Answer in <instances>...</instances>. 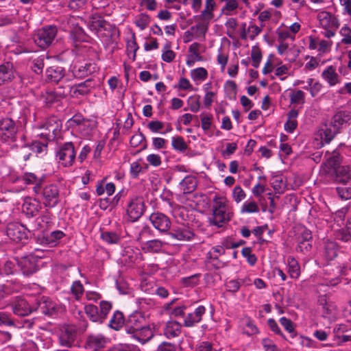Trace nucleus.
I'll list each match as a JSON object with an SVG mask.
<instances>
[{"instance_id":"obj_1","label":"nucleus","mask_w":351,"mask_h":351,"mask_svg":"<svg viewBox=\"0 0 351 351\" xmlns=\"http://www.w3.org/2000/svg\"><path fill=\"white\" fill-rule=\"evenodd\" d=\"M233 213L230 211L226 198L215 196L212 206V215L208 221L210 225L221 228L232 218Z\"/></svg>"},{"instance_id":"obj_2","label":"nucleus","mask_w":351,"mask_h":351,"mask_svg":"<svg viewBox=\"0 0 351 351\" xmlns=\"http://www.w3.org/2000/svg\"><path fill=\"white\" fill-rule=\"evenodd\" d=\"M33 191L37 199L45 207L52 208L56 207L60 202L59 189L57 185L50 184L45 186H34Z\"/></svg>"},{"instance_id":"obj_3","label":"nucleus","mask_w":351,"mask_h":351,"mask_svg":"<svg viewBox=\"0 0 351 351\" xmlns=\"http://www.w3.org/2000/svg\"><path fill=\"white\" fill-rule=\"evenodd\" d=\"M76 149L72 142L60 143L55 152L56 160L64 167H72L76 158Z\"/></svg>"},{"instance_id":"obj_4","label":"nucleus","mask_w":351,"mask_h":351,"mask_svg":"<svg viewBox=\"0 0 351 351\" xmlns=\"http://www.w3.org/2000/svg\"><path fill=\"white\" fill-rule=\"evenodd\" d=\"M88 328V323L84 321L79 326L73 324L62 327L59 335V342L62 346L71 348L74 344L78 333L84 332Z\"/></svg>"},{"instance_id":"obj_5","label":"nucleus","mask_w":351,"mask_h":351,"mask_svg":"<svg viewBox=\"0 0 351 351\" xmlns=\"http://www.w3.org/2000/svg\"><path fill=\"white\" fill-rule=\"evenodd\" d=\"M145 210L143 197L134 195L130 198L126 206L125 219L128 222L137 221Z\"/></svg>"},{"instance_id":"obj_6","label":"nucleus","mask_w":351,"mask_h":351,"mask_svg":"<svg viewBox=\"0 0 351 351\" xmlns=\"http://www.w3.org/2000/svg\"><path fill=\"white\" fill-rule=\"evenodd\" d=\"M5 234L14 243L25 245L29 239V231L20 223H10L7 225Z\"/></svg>"},{"instance_id":"obj_7","label":"nucleus","mask_w":351,"mask_h":351,"mask_svg":"<svg viewBox=\"0 0 351 351\" xmlns=\"http://www.w3.org/2000/svg\"><path fill=\"white\" fill-rule=\"evenodd\" d=\"M57 34V28L55 26H46L35 34L34 43L42 49L47 48L53 41Z\"/></svg>"},{"instance_id":"obj_8","label":"nucleus","mask_w":351,"mask_h":351,"mask_svg":"<svg viewBox=\"0 0 351 351\" xmlns=\"http://www.w3.org/2000/svg\"><path fill=\"white\" fill-rule=\"evenodd\" d=\"M62 125L61 120L57 117H49L42 126L44 132L40 134L41 138H45L47 141H53L59 136Z\"/></svg>"},{"instance_id":"obj_9","label":"nucleus","mask_w":351,"mask_h":351,"mask_svg":"<svg viewBox=\"0 0 351 351\" xmlns=\"http://www.w3.org/2000/svg\"><path fill=\"white\" fill-rule=\"evenodd\" d=\"M17 127L15 121L9 117L0 120V142L6 143L14 142L16 139Z\"/></svg>"},{"instance_id":"obj_10","label":"nucleus","mask_w":351,"mask_h":351,"mask_svg":"<svg viewBox=\"0 0 351 351\" xmlns=\"http://www.w3.org/2000/svg\"><path fill=\"white\" fill-rule=\"evenodd\" d=\"M65 79L66 81L70 80L66 78V69L59 64H53L48 66L45 72V80L49 84H58Z\"/></svg>"},{"instance_id":"obj_11","label":"nucleus","mask_w":351,"mask_h":351,"mask_svg":"<svg viewBox=\"0 0 351 351\" xmlns=\"http://www.w3.org/2000/svg\"><path fill=\"white\" fill-rule=\"evenodd\" d=\"M89 28L91 31L99 33L102 30L108 32L110 34L111 40L114 41L115 36H119V31L115 25H111L101 17L93 18V20L88 23Z\"/></svg>"},{"instance_id":"obj_12","label":"nucleus","mask_w":351,"mask_h":351,"mask_svg":"<svg viewBox=\"0 0 351 351\" xmlns=\"http://www.w3.org/2000/svg\"><path fill=\"white\" fill-rule=\"evenodd\" d=\"M295 250L304 255H309L312 250L313 236L310 230L302 228L298 237Z\"/></svg>"},{"instance_id":"obj_13","label":"nucleus","mask_w":351,"mask_h":351,"mask_svg":"<svg viewBox=\"0 0 351 351\" xmlns=\"http://www.w3.org/2000/svg\"><path fill=\"white\" fill-rule=\"evenodd\" d=\"M149 221L152 226L160 233L167 234L171 226V219L166 215L156 212L149 216Z\"/></svg>"},{"instance_id":"obj_14","label":"nucleus","mask_w":351,"mask_h":351,"mask_svg":"<svg viewBox=\"0 0 351 351\" xmlns=\"http://www.w3.org/2000/svg\"><path fill=\"white\" fill-rule=\"evenodd\" d=\"M14 315L25 317L30 315L36 309L31 306L29 302L22 297H16L10 304Z\"/></svg>"},{"instance_id":"obj_15","label":"nucleus","mask_w":351,"mask_h":351,"mask_svg":"<svg viewBox=\"0 0 351 351\" xmlns=\"http://www.w3.org/2000/svg\"><path fill=\"white\" fill-rule=\"evenodd\" d=\"M21 288V285L18 282L10 281L0 285V309L5 308L10 304L6 298L12 293L19 291Z\"/></svg>"},{"instance_id":"obj_16","label":"nucleus","mask_w":351,"mask_h":351,"mask_svg":"<svg viewBox=\"0 0 351 351\" xmlns=\"http://www.w3.org/2000/svg\"><path fill=\"white\" fill-rule=\"evenodd\" d=\"M97 70V67L95 63L75 64H72L69 69L73 77L77 79L88 77L95 73Z\"/></svg>"},{"instance_id":"obj_17","label":"nucleus","mask_w":351,"mask_h":351,"mask_svg":"<svg viewBox=\"0 0 351 351\" xmlns=\"http://www.w3.org/2000/svg\"><path fill=\"white\" fill-rule=\"evenodd\" d=\"M65 236L61 230H55L49 233H43L36 238L37 243L42 245L56 246L59 241Z\"/></svg>"},{"instance_id":"obj_18","label":"nucleus","mask_w":351,"mask_h":351,"mask_svg":"<svg viewBox=\"0 0 351 351\" xmlns=\"http://www.w3.org/2000/svg\"><path fill=\"white\" fill-rule=\"evenodd\" d=\"M94 86L93 79L88 78L81 83L70 86L69 93L73 97H79L89 94Z\"/></svg>"},{"instance_id":"obj_19","label":"nucleus","mask_w":351,"mask_h":351,"mask_svg":"<svg viewBox=\"0 0 351 351\" xmlns=\"http://www.w3.org/2000/svg\"><path fill=\"white\" fill-rule=\"evenodd\" d=\"M350 124L351 111L348 110L337 111L330 121V125L337 127L340 131L343 126L350 125Z\"/></svg>"},{"instance_id":"obj_20","label":"nucleus","mask_w":351,"mask_h":351,"mask_svg":"<svg viewBox=\"0 0 351 351\" xmlns=\"http://www.w3.org/2000/svg\"><path fill=\"white\" fill-rule=\"evenodd\" d=\"M19 265L21 267L23 274L26 276H32L39 269L37 260L33 256L23 257L19 261Z\"/></svg>"},{"instance_id":"obj_21","label":"nucleus","mask_w":351,"mask_h":351,"mask_svg":"<svg viewBox=\"0 0 351 351\" xmlns=\"http://www.w3.org/2000/svg\"><path fill=\"white\" fill-rule=\"evenodd\" d=\"M106 338L102 334L89 335L85 342V348L90 351H99L104 348Z\"/></svg>"},{"instance_id":"obj_22","label":"nucleus","mask_w":351,"mask_h":351,"mask_svg":"<svg viewBox=\"0 0 351 351\" xmlns=\"http://www.w3.org/2000/svg\"><path fill=\"white\" fill-rule=\"evenodd\" d=\"M34 309H36V311H38L45 315L51 316L58 312V306L49 298L42 297L37 302V307Z\"/></svg>"},{"instance_id":"obj_23","label":"nucleus","mask_w":351,"mask_h":351,"mask_svg":"<svg viewBox=\"0 0 351 351\" xmlns=\"http://www.w3.org/2000/svg\"><path fill=\"white\" fill-rule=\"evenodd\" d=\"M226 250L223 246L219 245L213 247L206 254V259L208 262L213 263L215 269H220L225 266V263L219 260V256L225 254Z\"/></svg>"},{"instance_id":"obj_24","label":"nucleus","mask_w":351,"mask_h":351,"mask_svg":"<svg viewBox=\"0 0 351 351\" xmlns=\"http://www.w3.org/2000/svg\"><path fill=\"white\" fill-rule=\"evenodd\" d=\"M206 313V308L203 305L197 306L194 312L188 313L184 319L183 325L187 328H191L196 324L199 323L202 319V316Z\"/></svg>"},{"instance_id":"obj_25","label":"nucleus","mask_w":351,"mask_h":351,"mask_svg":"<svg viewBox=\"0 0 351 351\" xmlns=\"http://www.w3.org/2000/svg\"><path fill=\"white\" fill-rule=\"evenodd\" d=\"M166 243L160 239H152L141 243V249L145 253L159 254L163 252Z\"/></svg>"},{"instance_id":"obj_26","label":"nucleus","mask_w":351,"mask_h":351,"mask_svg":"<svg viewBox=\"0 0 351 351\" xmlns=\"http://www.w3.org/2000/svg\"><path fill=\"white\" fill-rule=\"evenodd\" d=\"M318 302L322 306V316L328 319H332L336 316L337 306L330 301H328L326 295L319 298Z\"/></svg>"},{"instance_id":"obj_27","label":"nucleus","mask_w":351,"mask_h":351,"mask_svg":"<svg viewBox=\"0 0 351 351\" xmlns=\"http://www.w3.org/2000/svg\"><path fill=\"white\" fill-rule=\"evenodd\" d=\"M317 19L324 29L329 27L337 29L340 25L339 19L335 15L326 11L318 13Z\"/></svg>"},{"instance_id":"obj_28","label":"nucleus","mask_w":351,"mask_h":351,"mask_svg":"<svg viewBox=\"0 0 351 351\" xmlns=\"http://www.w3.org/2000/svg\"><path fill=\"white\" fill-rule=\"evenodd\" d=\"M41 208V202L37 197L29 199L23 203V212L27 217H34L38 214Z\"/></svg>"},{"instance_id":"obj_29","label":"nucleus","mask_w":351,"mask_h":351,"mask_svg":"<svg viewBox=\"0 0 351 351\" xmlns=\"http://www.w3.org/2000/svg\"><path fill=\"white\" fill-rule=\"evenodd\" d=\"M143 317L138 314H132L129 316L125 324L124 329L130 337L142 327Z\"/></svg>"},{"instance_id":"obj_30","label":"nucleus","mask_w":351,"mask_h":351,"mask_svg":"<svg viewBox=\"0 0 351 351\" xmlns=\"http://www.w3.org/2000/svg\"><path fill=\"white\" fill-rule=\"evenodd\" d=\"M334 181L335 183L346 185L351 182V165L339 167L334 170Z\"/></svg>"},{"instance_id":"obj_31","label":"nucleus","mask_w":351,"mask_h":351,"mask_svg":"<svg viewBox=\"0 0 351 351\" xmlns=\"http://www.w3.org/2000/svg\"><path fill=\"white\" fill-rule=\"evenodd\" d=\"M182 332V325L177 321H169L166 323L163 333L167 339L179 337Z\"/></svg>"},{"instance_id":"obj_32","label":"nucleus","mask_w":351,"mask_h":351,"mask_svg":"<svg viewBox=\"0 0 351 351\" xmlns=\"http://www.w3.org/2000/svg\"><path fill=\"white\" fill-rule=\"evenodd\" d=\"M154 337V332L149 326H142L134 335L132 338L141 344H145L150 341Z\"/></svg>"},{"instance_id":"obj_33","label":"nucleus","mask_w":351,"mask_h":351,"mask_svg":"<svg viewBox=\"0 0 351 351\" xmlns=\"http://www.w3.org/2000/svg\"><path fill=\"white\" fill-rule=\"evenodd\" d=\"M14 68L10 62L0 65V85L11 81L14 78Z\"/></svg>"},{"instance_id":"obj_34","label":"nucleus","mask_w":351,"mask_h":351,"mask_svg":"<svg viewBox=\"0 0 351 351\" xmlns=\"http://www.w3.org/2000/svg\"><path fill=\"white\" fill-rule=\"evenodd\" d=\"M215 7V3L214 0H206L205 8L202 13L195 16V19L200 20L203 21H207L208 23L213 19L214 17L213 10Z\"/></svg>"},{"instance_id":"obj_35","label":"nucleus","mask_w":351,"mask_h":351,"mask_svg":"<svg viewBox=\"0 0 351 351\" xmlns=\"http://www.w3.org/2000/svg\"><path fill=\"white\" fill-rule=\"evenodd\" d=\"M141 253L138 249L134 250L132 247H126L123 250V261L127 264H133L141 258Z\"/></svg>"},{"instance_id":"obj_36","label":"nucleus","mask_w":351,"mask_h":351,"mask_svg":"<svg viewBox=\"0 0 351 351\" xmlns=\"http://www.w3.org/2000/svg\"><path fill=\"white\" fill-rule=\"evenodd\" d=\"M49 141H47L46 138H43V141H33L29 145L25 147L24 149H29V150L32 151V152L35 153L36 155H45L47 152Z\"/></svg>"},{"instance_id":"obj_37","label":"nucleus","mask_w":351,"mask_h":351,"mask_svg":"<svg viewBox=\"0 0 351 351\" xmlns=\"http://www.w3.org/2000/svg\"><path fill=\"white\" fill-rule=\"evenodd\" d=\"M123 313L121 311H116L114 312L109 322V326L114 330H119L125 324Z\"/></svg>"},{"instance_id":"obj_38","label":"nucleus","mask_w":351,"mask_h":351,"mask_svg":"<svg viewBox=\"0 0 351 351\" xmlns=\"http://www.w3.org/2000/svg\"><path fill=\"white\" fill-rule=\"evenodd\" d=\"M322 76L330 86H335L339 82V75L332 66H328L322 72Z\"/></svg>"},{"instance_id":"obj_39","label":"nucleus","mask_w":351,"mask_h":351,"mask_svg":"<svg viewBox=\"0 0 351 351\" xmlns=\"http://www.w3.org/2000/svg\"><path fill=\"white\" fill-rule=\"evenodd\" d=\"M243 326V333L247 336H252L258 332L254 322L249 317H245L241 319Z\"/></svg>"},{"instance_id":"obj_40","label":"nucleus","mask_w":351,"mask_h":351,"mask_svg":"<svg viewBox=\"0 0 351 351\" xmlns=\"http://www.w3.org/2000/svg\"><path fill=\"white\" fill-rule=\"evenodd\" d=\"M84 311L90 321L101 324L103 323L98 307L94 304H86Z\"/></svg>"},{"instance_id":"obj_41","label":"nucleus","mask_w":351,"mask_h":351,"mask_svg":"<svg viewBox=\"0 0 351 351\" xmlns=\"http://www.w3.org/2000/svg\"><path fill=\"white\" fill-rule=\"evenodd\" d=\"M288 273L291 278L297 279L300 274V269L298 262L293 256L287 258Z\"/></svg>"},{"instance_id":"obj_42","label":"nucleus","mask_w":351,"mask_h":351,"mask_svg":"<svg viewBox=\"0 0 351 351\" xmlns=\"http://www.w3.org/2000/svg\"><path fill=\"white\" fill-rule=\"evenodd\" d=\"M180 184L184 193H190L196 189L197 181L193 176H187L180 181Z\"/></svg>"},{"instance_id":"obj_43","label":"nucleus","mask_w":351,"mask_h":351,"mask_svg":"<svg viewBox=\"0 0 351 351\" xmlns=\"http://www.w3.org/2000/svg\"><path fill=\"white\" fill-rule=\"evenodd\" d=\"M190 75L191 79L198 84L206 80L208 73L207 70L204 67H198L191 70Z\"/></svg>"},{"instance_id":"obj_44","label":"nucleus","mask_w":351,"mask_h":351,"mask_svg":"<svg viewBox=\"0 0 351 351\" xmlns=\"http://www.w3.org/2000/svg\"><path fill=\"white\" fill-rule=\"evenodd\" d=\"M337 237L343 242L351 243V218L348 219L346 227L339 230Z\"/></svg>"},{"instance_id":"obj_45","label":"nucleus","mask_w":351,"mask_h":351,"mask_svg":"<svg viewBox=\"0 0 351 351\" xmlns=\"http://www.w3.org/2000/svg\"><path fill=\"white\" fill-rule=\"evenodd\" d=\"M169 234L172 238L179 241H191L195 236L194 233L188 229H180Z\"/></svg>"},{"instance_id":"obj_46","label":"nucleus","mask_w":351,"mask_h":351,"mask_svg":"<svg viewBox=\"0 0 351 351\" xmlns=\"http://www.w3.org/2000/svg\"><path fill=\"white\" fill-rule=\"evenodd\" d=\"M95 128V123L90 120L86 119L82 123V125L77 128V130L84 137L89 138L92 135V133Z\"/></svg>"},{"instance_id":"obj_47","label":"nucleus","mask_w":351,"mask_h":351,"mask_svg":"<svg viewBox=\"0 0 351 351\" xmlns=\"http://www.w3.org/2000/svg\"><path fill=\"white\" fill-rule=\"evenodd\" d=\"M100 238L107 244H117L121 240L119 234L112 231H104L101 233Z\"/></svg>"},{"instance_id":"obj_48","label":"nucleus","mask_w":351,"mask_h":351,"mask_svg":"<svg viewBox=\"0 0 351 351\" xmlns=\"http://www.w3.org/2000/svg\"><path fill=\"white\" fill-rule=\"evenodd\" d=\"M338 249L334 242H328L324 246V257L327 261H332L337 256Z\"/></svg>"},{"instance_id":"obj_49","label":"nucleus","mask_w":351,"mask_h":351,"mask_svg":"<svg viewBox=\"0 0 351 351\" xmlns=\"http://www.w3.org/2000/svg\"><path fill=\"white\" fill-rule=\"evenodd\" d=\"M341 157L339 152L337 150H334L332 152L330 156L327 159V165L330 169L335 170L339 167H341Z\"/></svg>"},{"instance_id":"obj_50","label":"nucleus","mask_w":351,"mask_h":351,"mask_svg":"<svg viewBox=\"0 0 351 351\" xmlns=\"http://www.w3.org/2000/svg\"><path fill=\"white\" fill-rule=\"evenodd\" d=\"M71 293L76 300H80L84 293V287L80 280H75L71 286Z\"/></svg>"},{"instance_id":"obj_51","label":"nucleus","mask_w":351,"mask_h":351,"mask_svg":"<svg viewBox=\"0 0 351 351\" xmlns=\"http://www.w3.org/2000/svg\"><path fill=\"white\" fill-rule=\"evenodd\" d=\"M171 146L173 149L179 152H184L188 148V145L184 141V138L180 136H173L171 138Z\"/></svg>"},{"instance_id":"obj_52","label":"nucleus","mask_w":351,"mask_h":351,"mask_svg":"<svg viewBox=\"0 0 351 351\" xmlns=\"http://www.w3.org/2000/svg\"><path fill=\"white\" fill-rule=\"evenodd\" d=\"M258 212H259L258 206L254 200L245 201L243 204V205L241 208V214L257 213Z\"/></svg>"},{"instance_id":"obj_53","label":"nucleus","mask_w":351,"mask_h":351,"mask_svg":"<svg viewBox=\"0 0 351 351\" xmlns=\"http://www.w3.org/2000/svg\"><path fill=\"white\" fill-rule=\"evenodd\" d=\"M66 93L63 92H57L53 90H49L45 93V99L47 104H51L53 102L60 100L61 98L66 96Z\"/></svg>"},{"instance_id":"obj_54","label":"nucleus","mask_w":351,"mask_h":351,"mask_svg":"<svg viewBox=\"0 0 351 351\" xmlns=\"http://www.w3.org/2000/svg\"><path fill=\"white\" fill-rule=\"evenodd\" d=\"M151 21L150 16L145 13H142L136 16L134 24L141 29H145Z\"/></svg>"},{"instance_id":"obj_55","label":"nucleus","mask_w":351,"mask_h":351,"mask_svg":"<svg viewBox=\"0 0 351 351\" xmlns=\"http://www.w3.org/2000/svg\"><path fill=\"white\" fill-rule=\"evenodd\" d=\"M280 324L284 327V328L290 334L291 338H294L296 335V330L293 322L285 317H282L279 319Z\"/></svg>"},{"instance_id":"obj_56","label":"nucleus","mask_w":351,"mask_h":351,"mask_svg":"<svg viewBox=\"0 0 351 351\" xmlns=\"http://www.w3.org/2000/svg\"><path fill=\"white\" fill-rule=\"evenodd\" d=\"M45 55H41L32 60V69L36 74H41L45 66Z\"/></svg>"},{"instance_id":"obj_57","label":"nucleus","mask_w":351,"mask_h":351,"mask_svg":"<svg viewBox=\"0 0 351 351\" xmlns=\"http://www.w3.org/2000/svg\"><path fill=\"white\" fill-rule=\"evenodd\" d=\"M23 181L27 184H34V186H41L43 184V180L38 178L33 173H25L22 177Z\"/></svg>"},{"instance_id":"obj_58","label":"nucleus","mask_w":351,"mask_h":351,"mask_svg":"<svg viewBox=\"0 0 351 351\" xmlns=\"http://www.w3.org/2000/svg\"><path fill=\"white\" fill-rule=\"evenodd\" d=\"M187 104L189 109L193 112H197L200 109V96L193 95L188 98Z\"/></svg>"},{"instance_id":"obj_59","label":"nucleus","mask_w":351,"mask_h":351,"mask_svg":"<svg viewBox=\"0 0 351 351\" xmlns=\"http://www.w3.org/2000/svg\"><path fill=\"white\" fill-rule=\"evenodd\" d=\"M241 254L246 258L250 265L254 266L257 262V257L254 254L252 253V248L250 247H243L241 250Z\"/></svg>"},{"instance_id":"obj_60","label":"nucleus","mask_w":351,"mask_h":351,"mask_svg":"<svg viewBox=\"0 0 351 351\" xmlns=\"http://www.w3.org/2000/svg\"><path fill=\"white\" fill-rule=\"evenodd\" d=\"M341 131L335 126L326 128L324 132V139L326 143H329L337 134H339Z\"/></svg>"},{"instance_id":"obj_61","label":"nucleus","mask_w":351,"mask_h":351,"mask_svg":"<svg viewBox=\"0 0 351 351\" xmlns=\"http://www.w3.org/2000/svg\"><path fill=\"white\" fill-rule=\"evenodd\" d=\"M336 192L338 196L343 200H348L351 199V186L342 185L336 187Z\"/></svg>"},{"instance_id":"obj_62","label":"nucleus","mask_w":351,"mask_h":351,"mask_svg":"<svg viewBox=\"0 0 351 351\" xmlns=\"http://www.w3.org/2000/svg\"><path fill=\"white\" fill-rule=\"evenodd\" d=\"M112 307V303L108 301L102 300L99 303V313L101 317L103 322L107 318L108 314L111 311Z\"/></svg>"},{"instance_id":"obj_63","label":"nucleus","mask_w":351,"mask_h":351,"mask_svg":"<svg viewBox=\"0 0 351 351\" xmlns=\"http://www.w3.org/2000/svg\"><path fill=\"white\" fill-rule=\"evenodd\" d=\"M182 340L178 341V343L168 341H162L158 347V351H176L177 348L180 346Z\"/></svg>"},{"instance_id":"obj_64","label":"nucleus","mask_w":351,"mask_h":351,"mask_svg":"<svg viewBox=\"0 0 351 351\" xmlns=\"http://www.w3.org/2000/svg\"><path fill=\"white\" fill-rule=\"evenodd\" d=\"M201 117V123H202V128L204 131L208 130L212 125V121L213 117L211 114H205L202 112L200 114Z\"/></svg>"}]
</instances>
